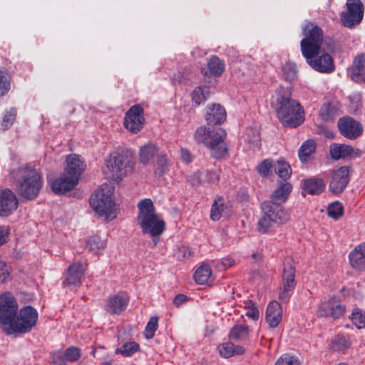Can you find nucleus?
<instances>
[{"mask_svg": "<svg viewBox=\"0 0 365 365\" xmlns=\"http://www.w3.org/2000/svg\"><path fill=\"white\" fill-rule=\"evenodd\" d=\"M272 106L274 108L279 121L286 126L296 128L304 120L303 108L297 101L277 92L272 98Z\"/></svg>", "mask_w": 365, "mask_h": 365, "instance_id": "obj_1", "label": "nucleus"}, {"mask_svg": "<svg viewBox=\"0 0 365 365\" xmlns=\"http://www.w3.org/2000/svg\"><path fill=\"white\" fill-rule=\"evenodd\" d=\"M226 137V131L221 128L210 130L201 126L195 133L196 141L205 145L210 150L211 156L216 159H224L228 156Z\"/></svg>", "mask_w": 365, "mask_h": 365, "instance_id": "obj_2", "label": "nucleus"}, {"mask_svg": "<svg viewBox=\"0 0 365 365\" xmlns=\"http://www.w3.org/2000/svg\"><path fill=\"white\" fill-rule=\"evenodd\" d=\"M138 222L143 232L153 237L160 236L165 230V223L160 215L155 212L153 201L145 198L138 202Z\"/></svg>", "mask_w": 365, "mask_h": 365, "instance_id": "obj_3", "label": "nucleus"}, {"mask_svg": "<svg viewBox=\"0 0 365 365\" xmlns=\"http://www.w3.org/2000/svg\"><path fill=\"white\" fill-rule=\"evenodd\" d=\"M135 161L129 155L113 153L106 160L104 173L108 178L119 182L133 173Z\"/></svg>", "mask_w": 365, "mask_h": 365, "instance_id": "obj_4", "label": "nucleus"}, {"mask_svg": "<svg viewBox=\"0 0 365 365\" xmlns=\"http://www.w3.org/2000/svg\"><path fill=\"white\" fill-rule=\"evenodd\" d=\"M21 178L16 182V191L23 197L33 200L38 195L43 179L41 173L36 169L24 168L19 170Z\"/></svg>", "mask_w": 365, "mask_h": 365, "instance_id": "obj_5", "label": "nucleus"}, {"mask_svg": "<svg viewBox=\"0 0 365 365\" xmlns=\"http://www.w3.org/2000/svg\"><path fill=\"white\" fill-rule=\"evenodd\" d=\"M90 205L98 216L107 221L113 220L116 217L113 194L106 185H102L91 196Z\"/></svg>", "mask_w": 365, "mask_h": 365, "instance_id": "obj_6", "label": "nucleus"}, {"mask_svg": "<svg viewBox=\"0 0 365 365\" xmlns=\"http://www.w3.org/2000/svg\"><path fill=\"white\" fill-rule=\"evenodd\" d=\"M19 304L16 298L9 292L0 295V327L7 335L19 312Z\"/></svg>", "mask_w": 365, "mask_h": 365, "instance_id": "obj_7", "label": "nucleus"}, {"mask_svg": "<svg viewBox=\"0 0 365 365\" xmlns=\"http://www.w3.org/2000/svg\"><path fill=\"white\" fill-rule=\"evenodd\" d=\"M38 314L37 310L30 305L21 307L17 314L10 331L11 334H24L30 332L37 324Z\"/></svg>", "mask_w": 365, "mask_h": 365, "instance_id": "obj_8", "label": "nucleus"}, {"mask_svg": "<svg viewBox=\"0 0 365 365\" xmlns=\"http://www.w3.org/2000/svg\"><path fill=\"white\" fill-rule=\"evenodd\" d=\"M295 267L292 258H287L282 271V287L278 290V298L282 303H288L296 287Z\"/></svg>", "mask_w": 365, "mask_h": 365, "instance_id": "obj_9", "label": "nucleus"}, {"mask_svg": "<svg viewBox=\"0 0 365 365\" xmlns=\"http://www.w3.org/2000/svg\"><path fill=\"white\" fill-rule=\"evenodd\" d=\"M303 33L304 38L300 42L302 54L311 51H319L323 41L322 29L309 23L303 28Z\"/></svg>", "mask_w": 365, "mask_h": 365, "instance_id": "obj_10", "label": "nucleus"}, {"mask_svg": "<svg viewBox=\"0 0 365 365\" xmlns=\"http://www.w3.org/2000/svg\"><path fill=\"white\" fill-rule=\"evenodd\" d=\"M307 63L316 71L322 73H331L335 70L333 58L327 53L311 51L302 54Z\"/></svg>", "mask_w": 365, "mask_h": 365, "instance_id": "obj_11", "label": "nucleus"}, {"mask_svg": "<svg viewBox=\"0 0 365 365\" xmlns=\"http://www.w3.org/2000/svg\"><path fill=\"white\" fill-rule=\"evenodd\" d=\"M346 11L341 13V21L344 26L352 28L361 21L364 5L360 0H346Z\"/></svg>", "mask_w": 365, "mask_h": 365, "instance_id": "obj_12", "label": "nucleus"}, {"mask_svg": "<svg viewBox=\"0 0 365 365\" xmlns=\"http://www.w3.org/2000/svg\"><path fill=\"white\" fill-rule=\"evenodd\" d=\"M345 312L346 307L341 304V300L338 297H333L319 304L317 315L336 319L342 317Z\"/></svg>", "mask_w": 365, "mask_h": 365, "instance_id": "obj_13", "label": "nucleus"}, {"mask_svg": "<svg viewBox=\"0 0 365 365\" xmlns=\"http://www.w3.org/2000/svg\"><path fill=\"white\" fill-rule=\"evenodd\" d=\"M145 123L143 108L138 104L133 106L125 114L124 126L133 133L142 130Z\"/></svg>", "mask_w": 365, "mask_h": 365, "instance_id": "obj_14", "label": "nucleus"}, {"mask_svg": "<svg viewBox=\"0 0 365 365\" xmlns=\"http://www.w3.org/2000/svg\"><path fill=\"white\" fill-rule=\"evenodd\" d=\"M349 180V168L341 166L331 172L329 189L332 193H341L346 187Z\"/></svg>", "mask_w": 365, "mask_h": 365, "instance_id": "obj_15", "label": "nucleus"}, {"mask_svg": "<svg viewBox=\"0 0 365 365\" xmlns=\"http://www.w3.org/2000/svg\"><path fill=\"white\" fill-rule=\"evenodd\" d=\"M337 126L340 133L349 140L356 139L363 133L361 124L349 116L341 118Z\"/></svg>", "mask_w": 365, "mask_h": 365, "instance_id": "obj_16", "label": "nucleus"}, {"mask_svg": "<svg viewBox=\"0 0 365 365\" xmlns=\"http://www.w3.org/2000/svg\"><path fill=\"white\" fill-rule=\"evenodd\" d=\"M220 168L202 169L197 171L187 178V181L192 185L197 186L201 183L217 184L220 180Z\"/></svg>", "mask_w": 365, "mask_h": 365, "instance_id": "obj_17", "label": "nucleus"}, {"mask_svg": "<svg viewBox=\"0 0 365 365\" xmlns=\"http://www.w3.org/2000/svg\"><path fill=\"white\" fill-rule=\"evenodd\" d=\"M262 210L272 219L273 222H277L279 225L286 223L289 220L288 212L279 204L264 202L262 204Z\"/></svg>", "mask_w": 365, "mask_h": 365, "instance_id": "obj_18", "label": "nucleus"}, {"mask_svg": "<svg viewBox=\"0 0 365 365\" xmlns=\"http://www.w3.org/2000/svg\"><path fill=\"white\" fill-rule=\"evenodd\" d=\"M129 298L124 293L110 295L106 302L104 309L110 314H120L128 304Z\"/></svg>", "mask_w": 365, "mask_h": 365, "instance_id": "obj_19", "label": "nucleus"}, {"mask_svg": "<svg viewBox=\"0 0 365 365\" xmlns=\"http://www.w3.org/2000/svg\"><path fill=\"white\" fill-rule=\"evenodd\" d=\"M84 267L79 262L72 263L66 269L64 285L70 287H79L81 285V279L84 275Z\"/></svg>", "mask_w": 365, "mask_h": 365, "instance_id": "obj_20", "label": "nucleus"}, {"mask_svg": "<svg viewBox=\"0 0 365 365\" xmlns=\"http://www.w3.org/2000/svg\"><path fill=\"white\" fill-rule=\"evenodd\" d=\"M329 153L331 159L338 160L359 157L361 152L359 149H354L349 145L333 143L330 145Z\"/></svg>", "mask_w": 365, "mask_h": 365, "instance_id": "obj_21", "label": "nucleus"}, {"mask_svg": "<svg viewBox=\"0 0 365 365\" xmlns=\"http://www.w3.org/2000/svg\"><path fill=\"white\" fill-rule=\"evenodd\" d=\"M18 203L16 196L11 190L6 189L0 192V216L11 215L17 209Z\"/></svg>", "mask_w": 365, "mask_h": 365, "instance_id": "obj_22", "label": "nucleus"}, {"mask_svg": "<svg viewBox=\"0 0 365 365\" xmlns=\"http://www.w3.org/2000/svg\"><path fill=\"white\" fill-rule=\"evenodd\" d=\"M78 180L64 171L60 177L51 182V189L56 194H63L70 191L78 184Z\"/></svg>", "mask_w": 365, "mask_h": 365, "instance_id": "obj_23", "label": "nucleus"}, {"mask_svg": "<svg viewBox=\"0 0 365 365\" xmlns=\"http://www.w3.org/2000/svg\"><path fill=\"white\" fill-rule=\"evenodd\" d=\"M85 169V164L81 156L77 154H71L66 158V166L64 169L66 174H70L73 178H79Z\"/></svg>", "mask_w": 365, "mask_h": 365, "instance_id": "obj_24", "label": "nucleus"}, {"mask_svg": "<svg viewBox=\"0 0 365 365\" xmlns=\"http://www.w3.org/2000/svg\"><path fill=\"white\" fill-rule=\"evenodd\" d=\"M282 319V308L280 304L274 300L269 303L266 310V322L270 327L275 328Z\"/></svg>", "mask_w": 365, "mask_h": 365, "instance_id": "obj_25", "label": "nucleus"}, {"mask_svg": "<svg viewBox=\"0 0 365 365\" xmlns=\"http://www.w3.org/2000/svg\"><path fill=\"white\" fill-rule=\"evenodd\" d=\"M351 266L359 271H365V242L355 247L349 253Z\"/></svg>", "mask_w": 365, "mask_h": 365, "instance_id": "obj_26", "label": "nucleus"}, {"mask_svg": "<svg viewBox=\"0 0 365 365\" xmlns=\"http://www.w3.org/2000/svg\"><path fill=\"white\" fill-rule=\"evenodd\" d=\"M349 72L354 81L365 83V57L363 54L358 55L354 58Z\"/></svg>", "mask_w": 365, "mask_h": 365, "instance_id": "obj_27", "label": "nucleus"}, {"mask_svg": "<svg viewBox=\"0 0 365 365\" xmlns=\"http://www.w3.org/2000/svg\"><path fill=\"white\" fill-rule=\"evenodd\" d=\"M226 119L225 109L220 104H212L207 107L206 120L209 125L221 124Z\"/></svg>", "mask_w": 365, "mask_h": 365, "instance_id": "obj_28", "label": "nucleus"}, {"mask_svg": "<svg viewBox=\"0 0 365 365\" xmlns=\"http://www.w3.org/2000/svg\"><path fill=\"white\" fill-rule=\"evenodd\" d=\"M292 190V186L289 182H282L272 193L270 197L271 200L267 202L282 205V204L284 203L287 200Z\"/></svg>", "mask_w": 365, "mask_h": 365, "instance_id": "obj_29", "label": "nucleus"}, {"mask_svg": "<svg viewBox=\"0 0 365 365\" xmlns=\"http://www.w3.org/2000/svg\"><path fill=\"white\" fill-rule=\"evenodd\" d=\"M326 185L323 179L310 178L303 180V188L308 194L318 195L325 190Z\"/></svg>", "mask_w": 365, "mask_h": 365, "instance_id": "obj_30", "label": "nucleus"}, {"mask_svg": "<svg viewBox=\"0 0 365 365\" xmlns=\"http://www.w3.org/2000/svg\"><path fill=\"white\" fill-rule=\"evenodd\" d=\"M221 356L230 358L235 355H241L245 353V349L242 346L235 345L231 341H227L220 344L217 347Z\"/></svg>", "mask_w": 365, "mask_h": 365, "instance_id": "obj_31", "label": "nucleus"}, {"mask_svg": "<svg viewBox=\"0 0 365 365\" xmlns=\"http://www.w3.org/2000/svg\"><path fill=\"white\" fill-rule=\"evenodd\" d=\"M250 334L249 328L245 324H237L230 331L229 338L232 341L242 342L246 341Z\"/></svg>", "mask_w": 365, "mask_h": 365, "instance_id": "obj_32", "label": "nucleus"}, {"mask_svg": "<svg viewBox=\"0 0 365 365\" xmlns=\"http://www.w3.org/2000/svg\"><path fill=\"white\" fill-rule=\"evenodd\" d=\"M351 346L349 337L343 334H338L331 341L330 347L334 351L344 353Z\"/></svg>", "mask_w": 365, "mask_h": 365, "instance_id": "obj_33", "label": "nucleus"}, {"mask_svg": "<svg viewBox=\"0 0 365 365\" xmlns=\"http://www.w3.org/2000/svg\"><path fill=\"white\" fill-rule=\"evenodd\" d=\"M158 148L153 143H149L142 145L139 150V160L143 164H148L157 154Z\"/></svg>", "mask_w": 365, "mask_h": 365, "instance_id": "obj_34", "label": "nucleus"}, {"mask_svg": "<svg viewBox=\"0 0 365 365\" xmlns=\"http://www.w3.org/2000/svg\"><path fill=\"white\" fill-rule=\"evenodd\" d=\"M279 226L277 222H273L272 219L265 214H263L257 222V230L262 234L272 233Z\"/></svg>", "mask_w": 365, "mask_h": 365, "instance_id": "obj_35", "label": "nucleus"}, {"mask_svg": "<svg viewBox=\"0 0 365 365\" xmlns=\"http://www.w3.org/2000/svg\"><path fill=\"white\" fill-rule=\"evenodd\" d=\"M207 68L212 76L219 77L224 73L225 65L224 61L219 57L213 56L207 62Z\"/></svg>", "mask_w": 365, "mask_h": 365, "instance_id": "obj_36", "label": "nucleus"}, {"mask_svg": "<svg viewBox=\"0 0 365 365\" xmlns=\"http://www.w3.org/2000/svg\"><path fill=\"white\" fill-rule=\"evenodd\" d=\"M212 271L209 265L203 264L200 265L194 274V279L198 284H205L211 277Z\"/></svg>", "mask_w": 365, "mask_h": 365, "instance_id": "obj_37", "label": "nucleus"}, {"mask_svg": "<svg viewBox=\"0 0 365 365\" xmlns=\"http://www.w3.org/2000/svg\"><path fill=\"white\" fill-rule=\"evenodd\" d=\"M140 350V346L135 341H128L124 343L120 347L115 350V354H120L124 357L132 356Z\"/></svg>", "mask_w": 365, "mask_h": 365, "instance_id": "obj_38", "label": "nucleus"}, {"mask_svg": "<svg viewBox=\"0 0 365 365\" xmlns=\"http://www.w3.org/2000/svg\"><path fill=\"white\" fill-rule=\"evenodd\" d=\"M222 200V199L220 197L212 205L210 218L214 221L220 220L222 216L228 215V212H227L226 208L224 207Z\"/></svg>", "mask_w": 365, "mask_h": 365, "instance_id": "obj_39", "label": "nucleus"}, {"mask_svg": "<svg viewBox=\"0 0 365 365\" xmlns=\"http://www.w3.org/2000/svg\"><path fill=\"white\" fill-rule=\"evenodd\" d=\"M315 150V143L313 140H307L301 145L298 155L302 162H306Z\"/></svg>", "mask_w": 365, "mask_h": 365, "instance_id": "obj_40", "label": "nucleus"}, {"mask_svg": "<svg viewBox=\"0 0 365 365\" xmlns=\"http://www.w3.org/2000/svg\"><path fill=\"white\" fill-rule=\"evenodd\" d=\"M169 162L165 154L160 153L158 155L155 164L154 165V173L158 176H162L168 171Z\"/></svg>", "mask_w": 365, "mask_h": 365, "instance_id": "obj_41", "label": "nucleus"}, {"mask_svg": "<svg viewBox=\"0 0 365 365\" xmlns=\"http://www.w3.org/2000/svg\"><path fill=\"white\" fill-rule=\"evenodd\" d=\"M86 247L90 251L98 254L101 250L105 248L106 240L98 235L92 236L87 240Z\"/></svg>", "mask_w": 365, "mask_h": 365, "instance_id": "obj_42", "label": "nucleus"}, {"mask_svg": "<svg viewBox=\"0 0 365 365\" xmlns=\"http://www.w3.org/2000/svg\"><path fill=\"white\" fill-rule=\"evenodd\" d=\"M208 95H209V88L207 87L199 86V87L196 88L192 92V103L197 106H200L201 103H204V101L206 100Z\"/></svg>", "mask_w": 365, "mask_h": 365, "instance_id": "obj_43", "label": "nucleus"}, {"mask_svg": "<svg viewBox=\"0 0 365 365\" xmlns=\"http://www.w3.org/2000/svg\"><path fill=\"white\" fill-rule=\"evenodd\" d=\"M328 215L334 220H338L344 214V207L341 202L336 201L329 205L327 207Z\"/></svg>", "mask_w": 365, "mask_h": 365, "instance_id": "obj_44", "label": "nucleus"}, {"mask_svg": "<svg viewBox=\"0 0 365 365\" xmlns=\"http://www.w3.org/2000/svg\"><path fill=\"white\" fill-rule=\"evenodd\" d=\"M350 319L356 328L362 329L365 327V313L362 312L359 308L353 309Z\"/></svg>", "mask_w": 365, "mask_h": 365, "instance_id": "obj_45", "label": "nucleus"}, {"mask_svg": "<svg viewBox=\"0 0 365 365\" xmlns=\"http://www.w3.org/2000/svg\"><path fill=\"white\" fill-rule=\"evenodd\" d=\"M16 113L15 108H10L8 110H6L1 123L2 130H7L13 125L16 119Z\"/></svg>", "mask_w": 365, "mask_h": 365, "instance_id": "obj_46", "label": "nucleus"}, {"mask_svg": "<svg viewBox=\"0 0 365 365\" xmlns=\"http://www.w3.org/2000/svg\"><path fill=\"white\" fill-rule=\"evenodd\" d=\"M274 170L278 176L284 180H287L290 177V166L284 161H277L274 165Z\"/></svg>", "mask_w": 365, "mask_h": 365, "instance_id": "obj_47", "label": "nucleus"}, {"mask_svg": "<svg viewBox=\"0 0 365 365\" xmlns=\"http://www.w3.org/2000/svg\"><path fill=\"white\" fill-rule=\"evenodd\" d=\"M282 72L285 80L289 82L294 81L297 77L296 66L292 63H285L282 67Z\"/></svg>", "mask_w": 365, "mask_h": 365, "instance_id": "obj_48", "label": "nucleus"}, {"mask_svg": "<svg viewBox=\"0 0 365 365\" xmlns=\"http://www.w3.org/2000/svg\"><path fill=\"white\" fill-rule=\"evenodd\" d=\"M11 78L6 71H0V96H4L10 89Z\"/></svg>", "mask_w": 365, "mask_h": 365, "instance_id": "obj_49", "label": "nucleus"}, {"mask_svg": "<svg viewBox=\"0 0 365 365\" xmlns=\"http://www.w3.org/2000/svg\"><path fill=\"white\" fill-rule=\"evenodd\" d=\"M158 327V318L157 317H152L149 319L144 331L145 337L147 339H152L155 332L157 330Z\"/></svg>", "mask_w": 365, "mask_h": 365, "instance_id": "obj_50", "label": "nucleus"}, {"mask_svg": "<svg viewBox=\"0 0 365 365\" xmlns=\"http://www.w3.org/2000/svg\"><path fill=\"white\" fill-rule=\"evenodd\" d=\"M274 365H301V363L297 357L284 354L277 360Z\"/></svg>", "mask_w": 365, "mask_h": 365, "instance_id": "obj_51", "label": "nucleus"}, {"mask_svg": "<svg viewBox=\"0 0 365 365\" xmlns=\"http://www.w3.org/2000/svg\"><path fill=\"white\" fill-rule=\"evenodd\" d=\"M81 357V351L78 348L75 346L68 347L64 353V358L66 360L74 362L79 359Z\"/></svg>", "mask_w": 365, "mask_h": 365, "instance_id": "obj_52", "label": "nucleus"}, {"mask_svg": "<svg viewBox=\"0 0 365 365\" xmlns=\"http://www.w3.org/2000/svg\"><path fill=\"white\" fill-rule=\"evenodd\" d=\"M11 268L6 263L0 259V282H6L10 277Z\"/></svg>", "mask_w": 365, "mask_h": 365, "instance_id": "obj_53", "label": "nucleus"}, {"mask_svg": "<svg viewBox=\"0 0 365 365\" xmlns=\"http://www.w3.org/2000/svg\"><path fill=\"white\" fill-rule=\"evenodd\" d=\"M272 167V161L266 159L257 166V171L261 175L267 176Z\"/></svg>", "mask_w": 365, "mask_h": 365, "instance_id": "obj_54", "label": "nucleus"}, {"mask_svg": "<svg viewBox=\"0 0 365 365\" xmlns=\"http://www.w3.org/2000/svg\"><path fill=\"white\" fill-rule=\"evenodd\" d=\"M188 78L184 73L178 72L175 73L171 78L172 84L175 85L177 83H186Z\"/></svg>", "mask_w": 365, "mask_h": 365, "instance_id": "obj_55", "label": "nucleus"}, {"mask_svg": "<svg viewBox=\"0 0 365 365\" xmlns=\"http://www.w3.org/2000/svg\"><path fill=\"white\" fill-rule=\"evenodd\" d=\"M321 118L324 121H329L332 119V115L330 112L329 108L327 106L322 107L319 112Z\"/></svg>", "mask_w": 365, "mask_h": 365, "instance_id": "obj_56", "label": "nucleus"}, {"mask_svg": "<svg viewBox=\"0 0 365 365\" xmlns=\"http://www.w3.org/2000/svg\"><path fill=\"white\" fill-rule=\"evenodd\" d=\"M9 228L6 226L0 227V246L6 242L9 238Z\"/></svg>", "mask_w": 365, "mask_h": 365, "instance_id": "obj_57", "label": "nucleus"}, {"mask_svg": "<svg viewBox=\"0 0 365 365\" xmlns=\"http://www.w3.org/2000/svg\"><path fill=\"white\" fill-rule=\"evenodd\" d=\"M246 315L253 320H257L259 316V312L258 309L252 304V307L247 311Z\"/></svg>", "mask_w": 365, "mask_h": 365, "instance_id": "obj_58", "label": "nucleus"}, {"mask_svg": "<svg viewBox=\"0 0 365 365\" xmlns=\"http://www.w3.org/2000/svg\"><path fill=\"white\" fill-rule=\"evenodd\" d=\"M235 263L234 259L232 257H227L221 259L220 261V268L222 269H227L232 267Z\"/></svg>", "mask_w": 365, "mask_h": 365, "instance_id": "obj_59", "label": "nucleus"}, {"mask_svg": "<svg viewBox=\"0 0 365 365\" xmlns=\"http://www.w3.org/2000/svg\"><path fill=\"white\" fill-rule=\"evenodd\" d=\"M187 297L186 295L183 294H179L173 299V304L175 307H178L182 304H184L185 302H187Z\"/></svg>", "mask_w": 365, "mask_h": 365, "instance_id": "obj_60", "label": "nucleus"}, {"mask_svg": "<svg viewBox=\"0 0 365 365\" xmlns=\"http://www.w3.org/2000/svg\"><path fill=\"white\" fill-rule=\"evenodd\" d=\"M180 156L183 162L189 163L192 161V155L188 150L185 148H181Z\"/></svg>", "mask_w": 365, "mask_h": 365, "instance_id": "obj_61", "label": "nucleus"}, {"mask_svg": "<svg viewBox=\"0 0 365 365\" xmlns=\"http://www.w3.org/2000/svg\"><path fill=\"white\" fill-rule=\"evenodd\" d=\"M53 365H66L62 359V354L60 351L56 352L53 355Z\"/></svg>", "mask_w": 365, "mask_h": 365, "instance_id": "obj_62", "label": "nucleus"}, {"mask_svg": "<svg viewBox=\"0 0 365 365\" xmlns=\"http://www.w3.org/2000/svg\"><path fill=\"white\" fill-rule=\"evenodd\" d=\"M249 132H252V138L251 139H248V141L257 145L259 139V133L257 130L254 131L251 129H248L247 130V135H248Z\"/></svg>", "mask_w": 365, "mask_h": 365, "instance_id": "obj_63", "label": "nucleus"}, {"mask_svg": "<svg viewBox=\"0 0 365 365\" xmlns=\"http://www.w3.org/2000/svg\"><path fill=\"white\" fill-rule=\"evenodd\" d=\"M318 128L320 132H324L327 137L333 138L334 135H333L332 131L330 129H329L327 127L320 125H319Z\"/></svg>", "mask_w": 365, "mask_h": 365, "instance_id": "obj_64", "label": "nucleus"}]
</instances>
